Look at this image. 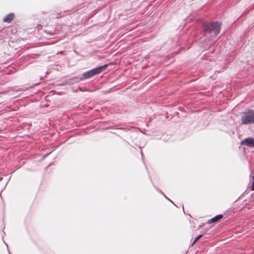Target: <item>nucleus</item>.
<instances>
[{
  "label": "nucleus",
  "instance_id": "nucleus-1",
  "mask_svg": "<svg viewBox=\"0 0 254 254\" xmlns=\"http://www.w3.org/2000/svg\"><path fill=\"white\" fill-rule=\"evenodd\" d=\"M203 32H213L215 35H217L220 32L221 24L218 22L204 23L203 24Z\"/></svg>",
  "mask_w": 254,
  "mask_h": 254
},
{
  "label": "nucleus",
  "instance_id": "nucleus-2",
  "mask_svg": "<svg viewBox=\"0 0 254 254\" xmlns=\"http://www.w3.org/2000/svg\"><path fill=\"white\" fill-rule=\"evenodd\" d=\"M242 123L245 125L254 123V111L252 109L244 113L241 117Z\"/></svg>",
  "mask_w": 254,
  "mask_h": 254
},
{
  "label": "nucleus",
  "instance_id": "nucleus-3",
  "mask_svg": "<svg viewBox=\"0 0 254 254\" xmlns=\"http://www.w3.org/2000/svg\"><path fill=\"white\" fill-rule=\"evenodd\" d=\"M108 67V64L100 66L97 68L89 70L83 74L84 78L87 79L93 77L96 74H99L105 70Z\"/></svg>",
  "mask_w": 254,
  "mask_h": 254
},
{
  "label": "nucleus",
  "instance_id": "nucleus-4",
  "mask_svg": "<svg viewBox=\"0 0 254 254\" xmlns=\"http://www.w3.org/2000/svg\"><path fill=\"white\" fill-rule=\"evenodd\" d=\"M241 144L250 147H254V138H247L244 140H242L241 142Z\"/></svg>",
  "mask_w": 254,
  "mask_h": 254
},
{
  "label": "nucleus",
  "instance_id": "nucleus-5",
  "mask_svg": "<svg viewBox=\"0 0 254 254\" xmlns=\"http://www.w3.org/2000/svg\"><path fill=\"white\" fill-rule=\"evenodd\" d=\"M223 217V215H222V214L218 215L214 217L213 218L210 219V220H209L207 221V223L209 224H211L212 223L216 222L218 221L219 220H220V219H221Z\"/></svg>",
  "mask_w": 254,
  "mask_h": 254
},
{
  "label": "nucleus",
  "instance_id": "nucleus-6",
  "mask_svg": "<svg viewBox=\"0 0 254 254\" xmlns=\"http://www.w3.org/2000/svg\"><path fill=\"white\" fill-rule=\"evenodd\" d=\"M14 15L13 13H9L7 15L3 20L4 22L10 23L14 19Z\"/></svg>",
  "mask_w": 254,
  "mask_h": 254
},
{
  "label": "nucleus",
  "instance_id": "nucleus-7",
  "mask_svg": "<svg viewBox=\"0 0 254 254\" xmlns=\"http://www.w3.org/2000/svg\"><path fill=\"white\" fill-rule=\"evenodd\" d=\"M202 237V235H198L196 238L194 240L192 243V246L200 238Z\"/></svg>",
  "mask_w": 254,
  "mask_h": 254
},
{
  "label": "nucleus",
  "instance_id": "nucleus-8",
  "mask_svg": "<svg viewBox=\"0 0 254 254\" xmlns=\"http://www.w3.org/2000/svg\"><path fill=\"white\" fill-rule=\"evenodd\" d=\"M253 181L252 183V187H251V190H254V177H253Z\"/></svg>",
  "mask_w": 254,
  "mask_h": 254
}]
</instances>
